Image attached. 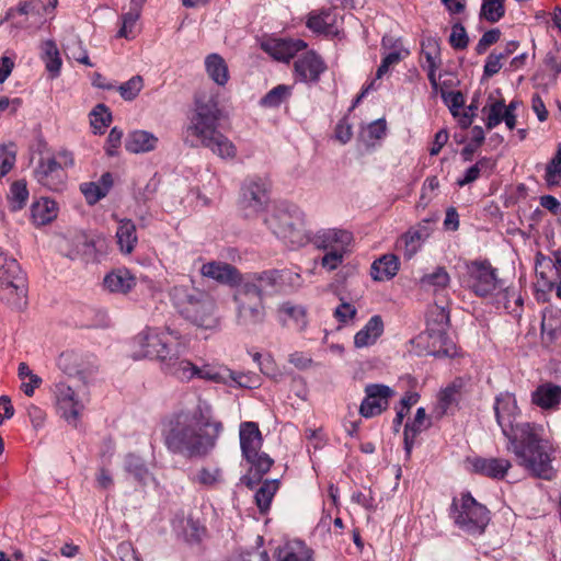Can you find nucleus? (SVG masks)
I'll list each match as a JSON object with an SVG mask.
<instances>
[{
	"label": "nucleus",
	"mask_w": 561,
	"mask_h": 561,
	"mask_svg": "<svg viewBox=\"0 0 561 561\" xmlns=\"http://www.w3.org/2000/svg\"><path fill=\"white\" fill-rule=\"evenodd\" d=\"M222 432L224 424L214 419L211 407L198 399L193 407L180 409L165 420L162 437L169 453L192 460L208 457Z\"/></svg>",
	"instance_id": "nucleus-1"
},
{
	"label": "nucleus",
	"mask_w": 561,
	"mask_h": 561,
	"mask_svg": "<svg viewBox=\"0 0 561 561\" xmlns=\"http://www.w3.org/2000/svg\"><path fill=\"white\" fill-rule=\"evenodd\" d=\"M221 117L222 111L215 96H196L184 142L191 148H207L221 159H233L237 154L236 146L218 129Z\"/></svg>",
	"instance_id": "nucleus-2"
},
{
	"label": "nucleus",
	"mask_w": 561,
	"mask_h": 561,
	"mask_svg": "<svg viewBox=\"0 0 561 561\" xmlns=\"http://www.w3.org/2000/svg\"><path fill=\"white\" fill-rule=\"evenodd\" d=\"M518 465L534 477L551 480L554 477L552 467L554 448L543 437V428L533 423H523L508 439Z\"/></svg>",
	"instance_id": "nucleus-3"
},
{
	"label": "nucleus",
	"mask_w": 561,
	"mask_h": 561,
	"mask_svg": "<svg viewBox=\"0 0 561 561\" xmlns=\"http://www.w3.org/2000/svg\"><path fill=\"white\" fill-rule=\"evenodd\" d=\"M169 298L176 313L192 325L204 330H216L220 325L215 298L192 280L172 286Z\"/></svg>",
	"instance_id": "nucleus-4"
},
{
	"label": "nucleus",
	"mask_w": 561,
	"mask_h": 561,
	"mask_svg": "<svg viewBox=\"0 0 561 561\" xmlns=\"http://www.w3.org/2000/svg\"><path fill=\"white\" fill-rule=\"evenodd\" d=\"M239 435L242 455L251 465L249 472L241 478V483L253 489L270 471L274 460L267 454L260 453L263 438L256 423H241Z\"/></svg>",
	"instance_id": "nucleus-5"
},
{
	"label": "nucleus",
	"mask_w": 561,
	"mask_h": 561,
	"mask_svg": "<svg viewBox=\"0 0 561 561\" xmlns=\"http://www.w3.org/2000/svg\"><path fill=\"white\" fill-rule=\"evenodd\" d=\"M272 232L291 248L309 243L305 227V215L295 205H279L265 219Z\"/></svg>",
	"instance_id": "nucleus-6"
},
{
	"label": "nucleus",
	"mask_w": 561,
	"mask_h": 561,
	"mask_svg": "<svg viewBox=\"0 0 561 561\" xmlns=\"http://www.w3.org/2000/svg\"><path fill=\"white\" fill-rule=\"evenodd\" d=\"M450 518L454 524L468 536H481L490 523V512L479 503L470 492H462L454 497L450 506Z\"/></svg>",
	"instance_id": "nucleus-7"
},
{
	"label": "nucleus",
	"mask_w": 561,
	"mask_h": 561,
	"mask_svg": "<svg viewBox=\"0 0 561 561\" xmlns=\"http://www.w3.org/2000/svg\"><path fill=\"white\" fill-rule=\"evenodd\" d=\"M27 280L18 261L0 248V299L13 308L26 305Z\"/></svg>",
	"instance_id": "nucleus-8"
},
{
	"label": "nucleus",
	"mask_w": 561,
	"mask_h": 561,
	"mask_svg": "<svg viewBox=\"0 0 561 561\" xmlns=\"http://www.w3.org/2000/svg\"><path fill=\"white\" fill-rule=\"evenodd\" d=\"M253 293V287L239 285L232 297L236 304V323L247 330L264 323L266 318L263 299Z\"/></svg>",
	"instance_id": "nucleus-9"
},
{
	"label": "nucleus",
	"mask_w": 561,
	"mask_h": 561,
	"mask_svg": "<svg viewBox=\"0 0 561 561\" xmlns=\"http://www.w3.org/2000/svg\"><path fill=\"white\" fill-rule=\"evenodd\" d=\"M134 345L139 350L135 352V358L159 359L161 363L174 348L167 335L156 329L147 328L134 339Z\"/></svg>",
	"instance_id": "nucleus-10"
},
{
	"label": "nucleus",
	"mask_w": 561,
	"mask_h": 561,
	"mask_svg": "<svg viewBox=\"0 0 561 561\" xmlns=\"http://www.w3.org/2000/svg\"><path fill=\"white\" fill-rule=\"evenodd\" d=\"M449 324V310L436 305L427 319V332L431 337L440 343L439 348L435 352L437 356L454 357L457 354L455 343L447 335Z\"/></svg>",
	"instance_id": "nucleus-11"
},
{
	"label": "nucleus",
	"mask_w": 561,
	"mask_h": 561,
	"mask_svg": "<svg viewBox=\"0 0 561 561\" xmlns=\"http://www.w3.org/2000/svg\"><path fill=\"white\" fill-rule=\"evenodd\" d=\"M49 8L42 0L21 1L15 8H10L5 20H12L19 28H38L45 21Z\"/></svg>",
	"instance_id": "nucleus-12"
},
{
	"label": "nucleus",
	"mask_w": 561,
	"mask_h": 561,
	"mask_svg": "<svg viewBox=\"0 0 561 561\" xmlns=\"http://www.w3.org/2000/svg\"><path fill=\"white\" fill-rule=\"evenodd\" d=\"M493 410L503 435L507 439L512 438V435H515V430L522 424L516 423L519 409L515 396L510 392L500 393L495 397Z\"/></svg>",
	"instance_id": "nucleus-13"
},
{
	"label": "nucleus",
	"mask_w": 561,
	"mask_h": 561,
	"mask_svg": "<svg viewBox=\"0 0 561 561\" xmlns=\"http://www.w3.org/2000/svg\"><path fill=\"white\" fill-rule=\"evenodd\" d=\"M394 391L387 385L369 383L365 387V398L359 405V414L370 419L381 414L389 407V400Z\"/></svg>",
	"instance_id": "nucleus-14"
},
{
	"label": "nucleus",
	"mask_w": 561,
	"mask_h": 561,
	"mask_svg": "<svg viewBox=\"0 0 561 561\" xmlns=\"http://www.w3.org/2000/svg\"><path fill=\"white\" fill-rule=\"evenodd\" d=\"M268 188V182L262 178L255 176L244 181L241 202L244 210L249 211L248 216L264 210L270 201Z\"/></svg>",
	"instance_id": "nucleus-15"
},
{
	"label": "nucleus",
	"mask_w": 561,
	"mask_h": 561,
	"mask_svg": "<svg viewBox=\"0 0 561 561\" xmlns=\"http://www.w3.org/2000/svg\"><path fill=\"white\" fill-rule=\"evenodd\" d=\"M56 403L61 416L71 425H77L84 409L76 391L66 382L55 385Z\"/></svg>",
	"instance_id": "nucleus-16"
},
{
	"label": "nucleus",
	"mask_w": 561,
	"mask_h": 561,
	"mask_svg": "<svg viewBox=\"0 0 561 561\" xmlns=\"http://www.w3.org/2000/svg\"><path fill=\"white\" fill-rule=\"evenodd\" d=\"M285 274V271L279 270L251 273L240 285L242 287H253L255 289L253 294L263 299L264 295H271L282 289Z\"/></svg>",
	"instance_id": "nucleus-17"
},
{
	"label": "nucleus",
	"mask_w": 561,
	"mask_h": 561,
	"mask_svg": "<svg viewBox=\"0 0 561 561\" xmlns=\"http://www.w3.org/2000/svg\"><path fill=\"white\" fill-rule=\"evenodd\" d=\"M470 279V288L480 297L492 294L501 286V282L496 277V270L486 261L471 264Z\"/></svg>",
	"instance_id": "nucleus-18"
},
{
	"label": "nucleus",
	"mask_w": 561,
	"mask_h": 561,
	"mask_svg": "<svg viewBox=\"0 0 561 561\" xmlns=\"http://www.w3.org/2000/svg\"><path fill=\"white\" fill-rule=\"evenodd\" d=\"M185 346L180 342L174 343V348L164 358L162 369L181 381H188L196 375V366L183 358Z\"/></svg>",
	"instance_id": "nucleus-19"
},
{
	"label": "nucleus",
	"mask_w": 561,
	"mask_h": 561,
	"mask_svg": "<svg viewBox=\"0 0 561 561\" xmlns=\"http://www.w3.org/2000/svg\"><path fill=\"white\" fill-rule=\"evenodd\" d=\"M199 273L203 277L210 278L221 285L236 288L243 280L241 273L236 266L221 261L204 263L199 268Z\"/></svg>",
	"instance_id": "nucleus-20"
},
{
	"label": "nucleus",
	"mask_w": 561,
	"mask_h": 561,
	"mask_svg": "<svg viewBox=\"0 0 561 561\" xmlns=\"http://www.w3.org/2000/svg\"><path fill=\"white\" fill-rule=\"evenodd\" d=\"M296 78L305 83H317L327 70L323 59L314 51H307L294 62Z\"/></svg>",
	"instance_id": "nucleus-21"
},
{
	"label": "nucleus",
	"mask_w": 561,
	"mask_h": 561,
	"mask_svg": "<svg viewBox=\"0 0 561 561\" xmlns=\"http://www.w3.org/2000/svg\"><path fill=\"white\" fill-rule=\"evenodd\" d=\"M309 243L321 250L347 249L353 240V234L345 229H322L311 234L308 232Z\"/></svg>",
	"instance_id": "nucleus-22"
},
{
	"label": "nucleus",
	"mask_w": 561,
	"mask_h": 561,
	"mask_svg": "<svg viewBox=\"0 0 561 561\" xmlns=\"http://www.w3.org/2000/svg\"><path fill=\"white\" fill-rule=\"evenodd\" d=\"M34 175L41 185L51 191H58L62 186L61 164L56 158H42L34 170Z\"/></svg>",
	"instance_id": "nucleus-23"
},
{
	"label": "nucleus",
	"mask_w": 561,
	"mask_h": 561,
	"mask_svg": "<svg viewBox=\"0 0 561 561\" xmlns=\"http://www.w3.org/2000/svg\"><path fill=\"white\" fill-rule=\"evenodd\" d=\"M470 463L474 473L493 480H503L512 468L508 459L495 457H474Z\"/></svg>",
	"instance_id": "nucleus-24"
},
{
	"label": "nucleus",
	"mask_w": 561,
	"mask_h": 561,
	"mask_svg": "<svg viewBox=\"0 0 561 561\" xmlns=\"http://www.w3.org/2000/svg\"><path fill=\"white\" fill-rule=\"evenodd\" d=\"M262 47L274 59L288 62L298 51L304 50L307 44L301 39H277L264 43Z\"/></svg>",
	"instance_id": "nucleus-25"
},
{
	"label": "nucleus",
	"mask_w": 561,
	"mask_h": 561,
	"mask_svg": "<svg viewBox=\"0 0 561 561\" xmlns=\"http://www.w3.org/2000/svg\"><path fill=\"white\" fill-rule=\"evenodd\" d=\"M173 528L178 537L190 545L199 543L206 535V527L192 516L176 519Z\"/></svg>",
	"instance_id": "nucleus-26"
},
{
	"label": "nucleus",
	"mask_w": 561,
	"mask_h": 561,
	"mask_svg": "<svg viewBox=\"0 0 561 561\" xmlns=\"http://www.w3.org/2000/svg\"><path fill=\"white\" fill-rule=\"evenodd\" d=\"M307 27L314 33L323 34L329 37H340L342 33L337 25L336 15L331 11L310 14L307 21Z\"/></svg>",
	"instance_id": "nucleus-27"
},
{
	"label": "nucleus",
	"mask_w": 561,
	"mask_h": 561,
	"mask_svg": "<svg viewBox=\"0 0 561 561\" xmlns=\"http://www.w3.org/2000/svg\"><path fill=\"white\" fill-rule=\"evenodd\" d=\"M419 287L423 291L437 295L446 290L450 284V275L444 266H436L419 279Z\"/></svg>",
	"instance_id": "nucleus-28"
},
{
	"label": "nucleus",
	"mask_w": 561,
	"mask_h": 561,
	"mask_svg": "<svg viewBox=\"0 0 561 561\" xmlns=\"http://www.w3.org/2000/svg\"><path fill=\"white\" fill-rule=\"evenodd\" d=\"M431 426V420L427 417L425 409L419 408L414 415V419L407 422L404 426V450L407 457H410L414 446L415 438L422 432L426 431Z\"/></svg>",
	"instance_id": "nucleus-29"
},
{
	"label": "nucleus",
	"mask_w": 561,
	"mask_h": 561,
	"mask_svg": "<svg viewBox=\"0 0 561 561\" xmlns=\"http://www.w3.org/2000/svg\"><path fill=\"white\" fill-rule=\"evenodd\" d=\"M531 402L543 409H556L561 402V386L552 382L539 385L531 393Z\"/></svg>",
	"instance_id": "nucleus-30"
},
{
	"label": "nucleus",
	"mask_w": 561,
	"mask_h": 561,
	"mask_svg": "<svg viewBox=\"0 0 561 561\" xmlns=\"http://www.w3.org/2000/svg\"><path fill=\"white\" fill-rule=\"evenodd\" d=\"M103 285L110 293L125 295L135 287L136 278L128 270L118 268L104 277Z\"/></svg>",
	"instance_id": "nucleus-31"
},
{
	"label": "nucleus",
	"mask_w": 561,
	"mask_h": 561,
	"mask_svg": "<svg viewBox=\"0 0 561 561\" xmlns=\"http://www.w3.org/2000/svg\"><path fill=\"white\" fill-rule=\"evenodd\" d=\"M277 561H313V551L301 540H290L276 551Z\"/></svg>",
	"instance_id": "nucleus-32"
},
{
	"label": "nucleus",
	"mask_w": 561,
	"mask_h": 561,
	"mask_svg": "<svg viewBox=\"0 0 561 561\" xmlns=\"http://www.w3.org/2000/svg\"><path fill=\"white\" fill-rule=\"evenodd\" d=\"M158 138L146 130H134L125 139V149L131 153L150 152L157 148Z\"/></svg>",
	"instance_id": "nucleus-33"
},
{
	"label": "nucleus",
	"mask_w": 561,
	"mask_h": 561,
	"mask_svg": "<svg viewBox=\"0 0 561 561\" xmlns=\"http://www.w3.org/2000/svg\"><path fill=\"white\" fill-rule=\"evenodd\" d=\"M383 332V321L380 316H373L363 329L354 336V345L357 348L367 347L376 343Z\"/></svg>",
	"instance_id": "nucleus-34"
},
{
	"label": "nucleus",
	"mask_w": 561,
	"mask_h": 561,
	"mask_svg": "<svg viewBox=\"0 0 561 561\" xmlns=\"http://www.w3.org/2000/svg\"><path fill=\"white\" fill-rule=\"evenodd\" d=\"M124 471L138 484L145 486L153 478L146 461L135 453H128L124 458Z\"/></svg>",
	"instance_id": "nucleus-35"
},
{
	"label": "nucleus",
	"mask_w": 561,
	"mask_h": 561,
	"mask_svg": "<svg viewBox=\"0 0 561 561\" xmlns=\"http://www.w3.org/2000/svg\"><path fill=\"white\" fill-rule=\"evenodd\" d=\"M399 271V260L394 254H385L374 261L370 268L373 279L382 282L393 278Z\"/></svg>",
	"instance_id": "nucleus-36"
},
{
	"label": "nucleus",
	"mask_w": 561,
	"mask_h": 561,
	"mask_svg": "<svg viewBox=\"0 0 561 561\" xmlns=\"http://www.w3.org/2000/svg\"><path fill=\"white\" fill-rule=\"evenodd\" d=\"M58 215V207L55 201L43 197L32 204L31 217L36 226H45L51 222Z\"/></svg>",
	"instance_id": "nucleus-37"
},
{
	"label": "nucleus",
	"mask_w": 561,
	"mask_h": 561,
	"mask_svg": "<svg viewBox=\"0 0 561 561\" xmlns=\"http://www.w3.org/2000/svg\"><path fill=\"white\" fill-rule=\"evenodd\" d=\"M146 0H131L128 12L122 14V26L117 32V37L131 39L136 36L135 26L140 18L142 3Z\"/></svg>",
	"instance_id": "nucleus-38"
},
{
	"label": "nucleus",
	"mask_w": 561,
	"mask_h": 561,
	"mask_svg": "<svg viewBox=\"0 0 561 561\" xmlns=\"http://www.w3.org/2000/svg\"><path fill=\"white\" fill-rule=\"evenodd\" d=\"M116 238L119 250L126 254L131 253L138 241L136 225L130 219H119Z\"/></svg>",
	"instance_id": "nucleus-39"
},
{
	"label": "nucleus",
	"mask_w": 561,
	"mask_h": 561,
	"mask_svg": "<svg viewBox=\"0 0 561 561\" xmlns=\"http://www.w3.org/2000/svg\"><path fill=\"white\" fill-rule=\"evenodd\" d=\"M205 68L209 78L218 85H225L229 80L228 66L218 54H210L205 59Z\"/></svg>",
	"instance_id": "nucleus-40"
},
{
	"label": "nucleus",
	"mask_w": 561,
	"mask_h": 561,
	"mask_svg": "<svg viewBox=\"0 0 561 561\" xmlns=\"http://www.w3.org/2000/svg\"><path fill=\"white\" fill-rule=\"evenodd\" d=\"M279 488L277 479L265 480L255 492V503L261 513H266L270 510L272 500Z\"/></svg>",
	"instance_id": "nucleus-41"
},
{
	"label": "nucleus",
	"mask_w": 561,
	"mask_h": 561,
	"mask_svg": "<svg viewBox=\"0 0 561 561\" xmlns=\"http://www.w3.org/2000/svg\"><path fill=\"white\" fill-rule=\"evenodd\" d=\"M42 50V58L45 62L47 71L51 75V77H57L62 65L57 45L51 39L45 41L43 43Z\"/></svg>",
	"instance_id": "nucleus-42"
},
{
	"label": "nucleus",
	"mask_w": 561,
	"mask_h": 561,
	"mask_svg": "<svg viewBox=\"0 0 561 561\" xmlns=\"http://www.w3.org/2000/svg\"><path fill=\"white\" fill-rule=\"evenodd\" d=\"M195 377L227 385V383H229V377H231V369H229L225 366H213V365H204L203 367L196 366Z\"/></svg>",
	"instance_id": "nucleus-43"
},
{
	"label": "nucleus",
	"mask_w": 561,
	"mask_h": 561,
	"mask_svg": "<svg viewBox=\"0 0 561 561\" xmlns=\"http://www.w3.org/2000/svg\"><path fill=\"white\" fill-rule=\"evenodd\" d=\"M506 0H482L480 19L496 23L505 15Z\"/></svg>",
	"instance_id": "nucleus-44"
},
{
	"label": "nucleus",
	"mask_w": 561,
	"mask_h": 561,
	"mask_svg": "<svg viewBox=\"0 0 561 561\" xmlns=\"http://www.w3.org/2000/svg\"><path fill=\"white\" fill-rule=\"evenodd\" d=\"M112 122V113L102 103L96 104L90 113V124L95 134H103Z\"/></svg>",
	"instance_id": "nucleus-45"
},
{
	"label": "nucleus",
	"mask_w": 561,
	"mask_h": 561,
	"mask_svg": "<svg viewBox=\"0 0 561 561\" xmlns=\"http://www.w3.org/2000/svg\"><path fill=\"white\" fill-rule=\"evenodd\" d=\"M28 199V190L26 183L22 180L15 181L11 184L9 202L10 209L13 211L21 210Z\"/></svg>",
	"instance_id": "nucleus-46"
},
{
	"label": "nucleus",
	"mask_w": 561,
	"mask_h": 561,
	"mask_svg": "<svg viewBox=\"0 0 561 561\" xmlns=\"http://www.w3.org/2000/svg\"><path fill=\"white\" fill-rule=\"evenodd\" d=\"M291 95V87L278 84L270 90L262 99L261 105L265 107H278L285 100Z\"/></svg>",
	"instance_id": "nucleus-47"
},
{
	"label": "nucleus",
	"mask_w": 561,
	"mask_h": 561,
	"mask_svg": "<svg viewBox=\"0 0 561 561\" xmlns=\"http://www.w3.org/2000/svg\"><path fill=\"white\" fill-rule=\"evenodd\" d=\"M279 312L291 319L297 330L302 331L306 329L308 321L306 309L302 306H295L290 302H284L279 307Z\"/></svg>",
	"instance_id": "nucleus-48"
},
{
	"label": "nucleus",
	"mask_w": 561,
	"mask_h": 561,
	"mask_svg": "<svg viewBox=\"0 0 561 561\" xmlns=\"http://www.w3.org/2000/svg\"><path fill=\"white\" fill-rule=\"evenodd\" d=\"M561 180V145L557 153L546 165L545 181L548 186H556Z\"/></svg>",
	"instance_id": "nucleus-49"
},
{
	"label": "nucleus",
	"mask_w": 561,
	"mask_h": 561,
	"mask_svg": "<svg viewBox=\"0 0 561 561\" xmlns=\"http://www.w3.org/2000/svg\"><path fill=\"white\" fill-rule=\"evenodd\" d=\"M142 87V77L137 75L131 77L128 81L122 83L118 87V92L125 101H133L138 96Z\"/></svg>",
	"instance_id": "nucleus-50"
},
{
	"label": "nucleus",
	"mask_w": 561,
	"mask_h": 561,
	"mask_svg": "<svg viewBox=\"0 0 561 561\" xmlns=\"http://www.w3.org/2000/svg\"><path fill=\"white\" fill-rule=\"evenodd\" d=\"M230 387H240V388H255L260 385V378L254 373H238L231 370V377H229Z\"/></svg>",
	"instance_id": "nucleus-51"
},
{
	"label": "nucleus",
	"mask_w": 561,
	"mask_h": 561,
	"mask_svg": "<svg viewBox=\"0 0 561 561\" xmlns=\"http://www.w3.org/2000/svg\"><path fill=\"white\" fill-rule=\"evenodd\" d=\"M422 53L426 60V68H439L442 65L439 46L436 39L430 38L422 44Z\"/></svg>",
	"instance_id": "nucleus-52"
},
{
	"label": "nucleus",
	"mask_w": 561,
	"mask_h": 561,
	"mask_svg": "<svg viewBox=\"0 0 561 561\" xmlns=\"http://www.w3.org/2000/svg\"><path fill=\"white\" fill-rule=\"evenodd\" d=\"M401 241L404 243V256L411 259L421 249L424 239L419 232L410 229L402 236Z\"/></svg>",
	"instance_id": "nucleus-53"
},
{
	"label": "nucleus",
	"mask_w": 561,
	"mask_h": 561,
	"mask_svg": "<svg viewBox=\"0 0 561 561\" xmlns=\"http://www.w3.org/2000/svg\"><path fill=\"white\" fill-rule=\"evenodd\" d=\"M505 103L504 100L494 101L488 111L485 126L488 129H493L504 121Z\"/></svg>",
	"instance_id": "nucleus-54"
},
{
	"label": "nucleus",
	"mask_w": 561,
	"mask_h": 561,
	"mask_svg": "<svg viewBox=\"0 0 561 561\" xmlns=\"http://www.w3.org/2000/svg\"><path fill=\"white\" fill-rule=\"evenodd\" d=\"M449 43L453 48L461 50L468 46L469 38L465 26L461 23H455L451 27Z\"/></svg>",
	"instance_id": "nucleus-55"
},
{
	"label": "nucleus",
	"mask_w": 561,
	"mask_h": 561,
	"mask_svg": "<svg viewBox=\"0 0 561 561\" xmlns=\"http://www.w3.org/2000/svg\"><path fill=\"white\" fill-rule=\"evenodd\" d=\"M460 386L453 382L439 392L438 403L442 413H446L448 408L456 402V396L459 392Z\"/></svg>",
	"instance_id": "nucleus-56"
},
{
	"label": "nucleus",
	"mask_w": 561,
	"mask_h": 561,
	"mask_svg": "<svg viewBox=\"0 0 561 561\" xmlns=\"http://www.w3.org/2000/svg\"><path fill=\"white\" fill-rule=\"evenodd\" d=\"M196 481L205 486H213L222 481L221 470L219 468H202L196 476Z\"/></svg>",
	"instance_id": "nucleus-57"
},
{
	"label": "nucleus",
	"mask_w": 561,
	"mask_h": 561,
	"mask_svg": "<svg viewBox=\"0 0 561 561\" xmlns=\"http://www.w3.org/2000/svg\"><path fill=\"white\" fill-rule=\"evenodd\" d=\"M438 187H439V181H438L437 176L434 175V176L426 178L422 185L419 206H422L423 208H425L432 201V195L430 193L435 192L436 190H438Z\"/></svg>",
	"instance_id": "nucleus-58"
},
{
	"label": "nucleus",
	"mask_w": 561,
	"mask_h": 561,
	"mask_svg": "<svg viewBox=\"0 0 561 561\" xmlns=\"http://www.w3.org/2000/svg\"><path fill=\"white\" fill-rule=\"evenodd\" d=\"M80 190L90 205H93L101 198L105 197V191L94 182L82 183L80 185Z\"/></svg>",
	"instance_id": "nucleus-59"
},
{
	"label": "nucleus",
	"mask_w": 561,
	"mask_h": 561,
	"mask_svg": "<svg viewBox=\"0 0 561 561\" xmlns=\"http://www.w3.org/2000/svg\"><path fill=\"white\" fill-rule=\"evenodd\" d=\"M15 163V151L9 147L0 146V178L7 175Z\"/></svg>",
	"instance_id": "nucleus-60"
},
{
	"label": "nucleus",
	"mask_w": 561,
	"mask_h": 561,
	"mask_svg": "<svg viewBox=\"0 0 561 561\" xmlns=\"http://www.w3.org/2000/svg\"><path fill=\"white\" fill-rule=\"evenodd\" d=\"M345 251L346 249L328 251L321 260L322 267L327 268L328 271L337 268L343 262Z\"/></svg>",
	"instance_id": "nucleus-61"
},
{
	"label": "nucleus",
	"mask_w": 561,
	"mask_h": 561,
	"mask_svg": "<svg viewBox=\"0 0 561 561\" xmlns=\"http://www.w3.org/2000/svg\"><path fill=\"white\" fill-rule=\"evenodd\" d=\"M387 124L383 118H379L370 123L365 134L363 135L364 139L368 138V140H379L386 135Z\"/></svg>",
	"instance_id": "nucleus-62"
},
{
	"label": "nucleus",
	"mask_w": 561,
	"mask_h": 561,
	"mask_svg": "<svg viewBox=\"0 0 561 561\" xmlns=\"http://www.w3.org/2000/svg\"><path fill=\"white\" fill-rule=\"evenodd\" d=\"M267 551L261 547L232 556L228 561H268Z\"/></svg>",
	"instance_id": "nucleus-63"
},
{
	"label": "nucleus",
	"mask_w": 561,
	"mask_h": 561,
	"mask_svg": "<svg viewBox=\"0 0 561 561\" xmlns=\"http://www.w3.org/2000/svg\"><path fill=\"white\" fill-rule=\"evenodd\" d=\"M357 313L356 308L346 302L343 301L337 306L334 310V317L337 319L341 323H347L350 320H352Z\"/></svg>",
	"instance_id": "nucleus-64"
}]
</instances>
